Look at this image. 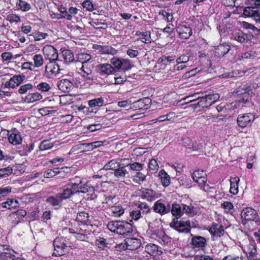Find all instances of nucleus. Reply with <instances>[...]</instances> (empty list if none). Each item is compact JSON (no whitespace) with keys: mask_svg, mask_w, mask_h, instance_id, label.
<instances>
[{"mask_svg":"<svg viewBox=\"0 0 260 260\" xmlns=\"http://www.w3.org/2000/svg\"><path fill=\"white\" fill-rule=\"evenodd\" d=\"M111 232L124 236H128L133 232L132 225L125 221H112L107 225Z\"/></svg>","mask_w":260,"mask_h":260,"instance_id":"obj_1","label":"nucleus"},{"mask_svg":"<svg viewBox=\"0 0 260 260\" xmlns=\"http://www.w3.org/2000/svg\"><path fill=\"white\" fill-rule=\"evenodd\" d=\"M200 100L197 103L192 104L191 106L193 108L197 107H202L203 108H208L213 104L219 98V95L218 93H212L207 94L206 93H200Z\"/></svg>","mask_w":260,"mask_h":260,"instance_id":"obj_2","label":"nucleus"},{"mask_svg":"<svg viewBox=\"0 0 260 260\" xmlns=\"http://www.w3.org/2000/svg\"><path fill=\"white\" fill-rule=\"evenodd\" d=\"M54 251L52 254L54 256H60L67 252V241L62 237H56L53 241Z\"/></svg>","mask_w":260,"mask_h":260,"instance_id":"obj_3","label":"nucleus"},{"mask_svg":"<svg viewBox=\"0 0 260 260\" xmlns=\"http://www.w3.org/2000/svg\"><path fill=\"white\" fill-rule=\"evenodd\" d=\"M170 226L174 228L179 233H188L190 232L191 230L190 222L189 220H175L174 219L171 223Z\"/></svg>","mask_w":260,"mask_h":260,"instance_id":"obj_4","label":"nucleus"},{"mask_svg":"<svg viewBox=\"0 0 260 260\" xmlns=\"http://www.w3.org/2000/svg\"><path fill=\"white\" fill-rule=\"evenodd\" d=\"M77 185L75 183L68 184L61 188V192L58 193L62 200L72 197L74 194L78 193Z\"/></svg>","mask_w":260,"mask_h":260,"instance_id":"obj_5","label":"nucleus"},{"mask_svg":"<svg viewBox=\"0 0 260 260\" xmlns=\"http://www.w3.org/2000/svg\"><path fill=\"white\" fill-rule=\"evenodd\" d=\"M254 2V7H247L243 8L242 7L239 8L240 12H243L244 16H259L258 14L257 8H260V0H250Z\"/></svg>","mask_w":260,"mask_h":260,"instance_id":"obj_6","label":"nucleus"},{"mask_svg":"<svg viewBox=\"0 0 260 260\" xmlns=\"http://www.w3.org/2000/svg\"><path fill=\"white\" fill-rule=\"evenodd\" d=\"M255 119L254 115L251 113H245L238 116L237 122L239 126L244 128L249 125H251Z\"/></svg>","mask_w":260,"mask_h":260,"instance_id":"obj_7","label":"nucleus"},{"mask_svg":"<svg viewBox=\"0 0 260 260\" xmlns=\"http://www.w3.org/2000/svg\"><path fill=\"white\" fill-rule=\"evenodd\" d=\"M92 48L97 53L101 54H111L113 55L116 54L117 52L116 49L108 45L93 44Z\"/></svg>","mask_w":260,"mask_h":260,"instance_id":"obj_8","label":"nucleus"},{"mask_svg":"<svg viewBox=\"0 0 260 260\" xmlns=\"http://www.w3.org/2000/svg\"><path fill=\"white\" fill-rule=\"evenodd\" d=\"M151 103V100L149 98H144L132 103L130 108L135 110L148 109Z\"/></svg>","mask_w":260,"mask_h":260,"instance_id":"obj_9","label":"nucleus"},{"mask_svg":"<svg viewBox=\"0 0 260 260\" xmlns=\"http://www.w3.org/2000/svg\"><path fill=\"white\" fill-rule=\"evenodd\" d=\"M77 179L79 180L77 181L75 183L77 185V190H78V193L81 192L83 193H88L91 194L94 191V188L88 184V183L83 184L82 180L78 177L76 178Z\"/></svg>","mask_w":260,"mask_h":260,"instance_id":"obj_10","label":"nucleus"},{"mask_svg":"<svg viewBox=\"0 0 260 260\" xmlns=\"http://www.w3.org/2000/svg\"><path fill=\"white\" fill-rule=\"evenodd\" d=\"M43 52L46 58L50 61H56L58 59L57 50L50 45L46 46L43 49Z\"/></svg>","mask_w":260,"mask_h":260,"instance_id":"obj_11","label":"nucleus"},{"mask_svg":"<svg viewBox=\"0 0 260 260\" xmlns=\"http://www.w3.org/2000/svg\"><path fill=\"white\" fill-rule=\"evenodd\" d=\"M241 215L242 218L246 220H255L256 222L258 219L256 211L251 208H246L243 209Z\"/></svg>","mask_w":260,"mask_h":260,"instance_id":"obj_12","label":"nucleus"},{"mask_svg":"<svg viewBox=\"0 0 260 260\" xmlns=\"http://www.w3.org/2000/svg\"><path fill=\"white\" fill-rule=\"evenodd\" d=\"M25 76L19 75H14L5 84V88H15L18 86L23 81Z\"/></svg>","mask_w":260,"mask_h":260,"instance_id":"obj_13","label":"nucleus"},{"mask_svg":"<svg viewBox=\"0 0 260 260\" xmlns=\"http://www.w3.org/2000/svg\"><path fill=\"white\" fill-rule=\"evenodd\" d=\"M231 49V46L228 44H222L215 47L214 49V56L217 58L222 57Z\"/></svg>","mask_w":260,"mask_h":260,"instance_id":"obj_14","label":"nucleus"},{"mask_svg":"<svg viewBox=\"0 0 260 260\" xmlns=\"http://www.w3.org/2000/svg\"><path fill=\"white\" fill-rule=\"evenodd\" d=\"M60 70L59 65L56 63V61H50L46 66L45 74L47 77L58 74Z\"/></svg>","mask_w":260,"mask_h":260,"instance_id":"obj_15","label":"nucleus"},{"mask_svg":"<svg viewBox=\"0 0 260 260\" xmlns=\"http://www.w3.org/2000/svg\"><path fill=\"white\" fill-rule=\"evenodd\" d=\"M97 72L101 76L109 75L113 74L114 68L109 63H101L96 66Z\"/></svg>","mask_w":260,"mask_h":260,"instance_id":"obj_16","label":"nucleus"},{"mask_svg":"<svg viewBox=\"0 0 260 260\" xmlns=\"http://www.w3.org/2000/svg\"><path fill=\"white\" fill-rule=\"evenodd\" d=\"M3 249L2 251H0V259L2 260H15V256L14 253L15 252L11 249L7 245L2 244Z\"/></svg>","mask_w":260,"mask_h":260,"instance_id":"obj_17","label":"nucleus"},{"mask_svg":"<svg viewBox=\"0 0 260 260\" xmlns=\"http://www.w3.org/2000/svg\"><path fill=\"white\" fill-rule=\"evenodd\" d=\"M126 249L134 250L139 248L141 245V240L135 238H126L125 240Z\"/></svg>","mask_w":260,"mask_h":260,"instance_id":"obj_18","label":"nucleus"},{"mask_svg":"<svg viewBox=\"0 0 260 260\" xmlns=\"http://www.w3.org/2000/svg\"><path fill=\"white\" fill-rule=\"evenodd\" d=\"M153 210L160 215L166 214L170 212V206H166L160 200L156 201L153 207Z\"/></svg>","mask_w":260,"mask_h":260,"instance_id":"obj_19","label":"nucleus"},{"mask_svg":"<svg viewBox=\"0 0 260 260\" xmlns=\"http://www.w3.org/2000/svg\"><path fill=\"white\" fill-rule=\"evenodd\" d=\"M253 36L250 34H246L244 32L239 30L234 35V40L241 43H245L250 41Z\"/></svg>","mask_w":260,"mask_h":260,"instance_id":"obj_20","label":"nucleus"},{"mask_svg":"<svg viewBox=\"0 0 260 260\" xmlns=\"http://www.w3.org/2000/svg\"><path fill=\"white\" fill-rule=\"evenodd\" d=\"M192 177L193 181L199 185L206 183L207 181V175L203 170L195 171L192 174Z\"/></svg>","mask_w":260,"mask_h":260,"instance_id":"obj_21","label":"nucleus"},{"mask_svg":"<svg viewBox=\"0 0 260 260\" xmlns=\"http://www.w3.org/2000/svg\"><path fill=\"white\" fill-rule=\"evenodd\" d=\"M57 86L59 90L64 92H70L74 87L73 83L67 79H62L59 80Z\"/></svg>","mask_w":260,"mask_h":260,"instance_id":"obj_22","label":"nucleus"},{"mask_svg":"<svg viewBox=\"0 0 260 260\" xmlns=\"http://www.w3.org/2000/svg\"><path fill=\"white\" fill-rule=\"evenodd\" d=\"M176 30L179 36L184 39H188L192 35L191 29L183 24H179L176 28Z\"/></svg>","mask_w":260,"mask_h":260,"instance_id":"obj_23","label":"nucleus"},{"mask_svg":"<svg viewBox=\"0 0 260 260\" xmlns=\"http://www.w3.org/2000/svg\"><path fill=\"white\" fill-rule=\"evenodd\" d=\"M15 131L16 129H14L13 132ZM2 132L8 136L9 141L11 144L16 145L21 143L22 139L19 134L13 132L9 135V132L7 130H3Z\"/></svg>","mask_w":260,"mask_h":260,"instance_id":"obj_24","label":"nucleus"},{"mask_svg":"<svg viewBox=\"0 0 260 260\" xmlns=\"http://www.w3.org/2000/svg\"><path fill=\"white\" fill-rule=\"evenodd\" d=\"M206 239L200 236H193L191 239V243L194 247L203 248L206 244Z\"/></svg>","mask_w":260,"mask_h":260,"instance_id":"obj_25","label":"nucleus"},{"mask_svg":"<svg viewBox=\"0 0 260 260\" xmlns=\"http://www.w3.org/2000/svg\"><path fill=\"white\" fill-rule=\"evenodd\" d=\"M145 251L150 255L155 256L160 255L162 251L159 249L157 245L154 244H149L145 246Z\"/></svg>","mask_w":260,"mask_h":260,"instance_id":"obj_26","label":"nucleus"},{"mask_svg":"<svg viewBox=\"0 0 260 260\" xmlns=\"http://www.w3.org/2000/svg\"><path fill=\"white\" fill-rule=\"evenodd\" d=\"M209 232L214 236L220 237L223 235L224 229L221 224H213L210 228Z\"/></svg>","mask_w":260,"mask_h":260,"instance_id":"obj_27","label":"nucleus"},{"mask_svg":"<svg viewBox=\"0 0 260 260\" xmlns=\"http://www.w3.org/2000/svg\"><path fill=\"white\" fill-rule=\"evenodd\" d=\"M62 200L60 197L58 193H57L55 196H52L48 197L46 202L53 206H58L60 207L62 206Z\"/></svg>","mask_w":260,"mask_h":260,"instance_id":"obj_28","label":"nucleus"},{"mask_svg":"<svg viewBox=\"0 0 260 260\" xmlns=\"http://www.w3.org/2000/svg\"><path fill=\"white\" fill-rule=\"evenodd\" d=\"M19 207V203L17 200L14 199H8L6 202L0 204V208H7L9 210L16 209Z\"/></svg>","mask_w":260,"mask_h":260,"instance_id":"obj_29","label":"nucleus"},{"mask_svg":"<svg viewBox=\"0 0 260 260\" xmlns=\"http://www.w3.org/2000/svg\"><path fill=\"white\" fill-rule=\"evenodd\" d=\"M111 63L116 69H121L122 70H128L131 69V67H126L125 65L127 64L125 60L121 61L120 59L116 58H112L111 59Z\"/></svg>","mask_w":260,"mask_h":260,"instance_id":"obj_30","label":"nucleus"},{"mask_svg":"<svg viewBox=\"0 0 260 260\" xmlns=\"http://www.w3.org/2000/svg\"><path fill=\"white\" fill-rule=\"evenodd\" d=\"M76 58L77 59L75 61L80 62L82 64L92 62V56L88 53L83 52L78 53L76 55Z\"/></svg>","mask_w":260,"mask_h":260,"instance_id":"obj_31","label":"nucleus"},{"mask_svg":"<svg viewBox=\"0 0 260 260\" xmlns=\"http://www.w3.org/2000/svg\"><path fill=\"white\" fill-rule=\"evenodd\" d=\"M125 167L126 166H122L121 164H119V166L113 172L114 175L118 179L124 178L128 174Z\"/></svg>","mask_w":260,"mask_h":260,"instance_id":"obj_32","label":"nucleus"},{"mask_svg":"<svg viewBox=\"0 0 260 260\" xmlns=\"http://www.w3.org/2000/svg\"><path fill=\"white\" fill-rule=\"evenodd\" d=\"M42 99V95L38 92L29 93L25 97L24 101L26 103H32L38 101Z\"/></svg>","mask_w":260,"mask_h":260,"instance_id":"obj_33","label":"nucleus"},{"mask_svg":"<svg viewBox=\"0 0 260 260\" xmlns=\"http://www.w3.org/2000/svg\"><path fill=\"white\" fill-rule=\"evenodd\" d=\"M141 197L148 201H152L155 199L156 192L152 189H145L142 191Z\"/></svg>","mask_w":260,"mask_h":260,"instance_id":"obj_34","label":"nucleus"},{"mask_svg":"<svg viewBox=\"0 0 260 260\" xmlns=\"http://www.w3.org/2000/svg\"><path fill=\"white\" fill-rule=\"evenodd\" d=\"M158 177L160 179L164 186L166 187L169 185L170 184V177L164 170L159 172Z\"/></svg>","mask_w":260,"mask_h":260,"instance_id":"obj_35","label":"nucleus"},{"mask_svg":"<svg viewBox=\"0 0 260 260\" xmlns=\"http://www.w3.org/2000/svg\"><path fill=\"white\" fill-rule=\"evenodd\" d=\"M173 216L176 217L178 219L179 217L181 216L183 214V211L181 207L179 204L174 203L172 204L170 210Z\"/></svg>","mask_w":260,"mask_h":260,"instance_id":"obj_36","label":"nucleus"},{"mask_svg":"<svg viewBox=\"0 0 260 260\" xmlns=\"http://www.w3.org/2000/svg\"><path fill=\"white\" fill-rule=\"evenodd\" d=\"M104 103V100L102 98L94 99L89 100L88 102L89 107L94 108L95 110H98L99 107H102Z\"/></svg>","mask_w":260,"mask_h":260,"instance_id":"obj_37","label":"nucleus"},{"mask_svg":"<svg viewBox=\"0 0 260 260\" xmlns=\"http://www.w3.org/2000/svg\"><path fill=\"white\" fill-rule=\"evenodd\" d=\"M89 215L85 211L81 212L77 214L76 220L82 224H87L89 220Z\"/></svg>","mask_w":260,"mask_h":260,"instance_id":"obj_38","label":"nucleus"},{"mask_svg":"<svg viewBox=\"0 0 260 260\" xmlns=\"http://www.w3.org/2000/svg\"><path fill=\"white\" fill-rule=\"evenodd\" d=\"M182 142L185 147H187L189 149H191L193 151L197 150L199 148V146L197 147L193 144L192 140L189 137L183 138Z\"/></svg>","mask_w":260,"mask_h":260,"instance_id":"obj_39","label":"nucleus"},{"mask_svg":"<svg viewBox=\"0 0 260 260\" xmlns=\"http://www.w3.org/2000/svg\"><path fill=\"white\" fill-rule=\"evenodd\" d=\"M243 91H240V90H238L236 91V92L239 94V95H243V97H242V98H240L239 100V102L240 103H246L248 102H249V93H247L248 91H249V90H247V88H243L242 89Z\"/></svg>","mask_w":260,"mask_h":260,"instance_id":"obj_40","label":"nucleus"},{"mask_svg":"<svg viewBox=\"0 0 260 260\" xmlns=\"http://www.w3.org/2000/svg\"><path fill=\"white\" fill-rule=\"evenodd\" d=\"M112 215L114 217H120L124 213V209L119 206H113L111 209Z\"/></svg>","mask_w":260,"mask_h":260,"instance_id":"obj_41","label":"nucleus"},{"mask_svg":"<svg viewBox=\"0 0 260 260\" xmlns=\"http://www.w3.org/2000/svg\"><path fill=\"white\" fill-rule=\"evenodd\" d=\"M233 180H231L230 192L234 194H236L238 192V183L240 180L238 178H234Z\"/></svg>","mask_w":260,"mask_h":260,"instance_id":"obj_42","label":"nucleus"},{"mask_svg":"<svg viewBox=\"0 0 260 260\" xmlns=\"http://www.w3.org/2000/svg\"><path fill=\"white\" fill-rule=\"evenodd\" d=\"M118 202V198L115 195H110L105 197L104 203L109 206H113Z\"/></svg>","mask_w":260,"mask_h":260,"instance_id":"obj_43","label":"nucleus"},{"mask_svg":"<svg viewBox=\"0 0 260 260\" xmlns=\"http://www.w3.org/2000/svg\"><path fill=\"white\" fill-rule=\"evenodd\" d=\"M256 57V53L254 51H249L245 53L241 54L240 60L246 61L247 60L252 59Z\"/></svg>","mask_w":260,"mask_h":260,"instance_id":"obj_44","label":"nucleus"},{"mask_svg":"<svg viewBox=\"0 0 260 260\" xmlns=\"http://www.w3.org/2000/svg\"><path fill=\"white\" fill-rule=\"evenodd\" d=\"M33 60L34 62V66L35 68H39L42 66L43 64L44 59L41 54H36L33 57Z\"/></svg>","mask_w":260,"mask_h":260,"instance_id":"obj_45","label":"nucleus"},{"mask_svg":"<svg viewBox=\"0 0 260 260\" xmlns=\"http://www.w3.org/2000/svg\"><path fill=\"white\" fill-rule=\"evenodd\" d=\"M13 172V169L10 167L0 169V179L5 178L10 175Z\"/></svg>","mask_w":260,"mask_h":260,"instance_id":"obj_46","label":"nucleus"},{"mask_svg":"<svg viewBox=\"0 0 260 260\" xmlns=\"http://www.w3.org/2000/svg\"><path fill=\"white\" fill-rule=\"evenodd\" d=\"M64 61L67 63H70L75 59L73 53L70 50H66L63 53Z\"/></svg>","mask_w":260,"mask_h":260,"instance_id":"obj_47","label":"nucleus"},{"mask_svg":"<svg viewBox=\"0 0 260 260\" xmlns=\"http://www.w3.org/2000/svg\"><path fill=\"white\" fill-rule=\"evenodd\" d=\"M126 167H129V170L137 171L138 172L141 171L143 169L142 164L138 162H135L133 163H129L127 164Z\"/></svg>","mask_w":260,"mask_h":260,"instance_id":"obj_48","label":"nucleus"},{"mask_svg":"<svg viewBox=\"0 0 260 260\" xmlns=\"http://www.w3.org/2000/svg\"><path fill=\"white\" fill-rule=\"evenodd\" d=\"M118 166L119 164L115 160L113 159L105 164L103 167V169L106 170H112L114 171Z\"/></svg>","mask_w":260,"mask_h":260,"instance_id":"obj_49","label":"nucleus"},{"mask_svg":"<svg viewBox=\"0 0 260 260\" xmlns=\"http://www.w3.org/2000/svg\"><path fill=\"white\" fill-rule=\"evenodd\" d=\"M53 147V144L51 143L49 140H45L43 141L39 146L41 150H45L51 149Z\"/></svg>","mask_w":260,"mask_h":260,"instance_id":"obj_50","label":"nucleus"},{"mask_svg":"<svg viewBox=\"0 0 260 260\" xmlns=\"http://www.w3.org/2000/svg\"><path fill=\"white\" fill-rule=\"evenodd\" d=\"M150 34L149 31L143 32L141 37L140 38V40L143 43L146 44L150 43L151 42Z\"/></svg>","mask_w":260,"mask_h":260,"instance_id":"obj_51","label":"nucleus"},{"mask_svg":"<svg viewBox=\"0 0 260 260\" xmlns=\"http://www.w3.org/2000/svg\"><path fill=\"white\" fill-rule=\"evenodd\" d=\"M200 94V92H197L186 96L184 100L186 101L185 103H190L199 100Z\"/></svg>","mask_w":260,"mask_h":260,"instance_id":"obj_52","label":"nucleus"},{"mask_svg":"<svg viewBox=\"0 0 260 260\" xmlns=\"http://www.w3.org/2000/svg\"><path fill=\"white\" fill-rule=\"evenodd\" d=\"M138 207L140 209L139 210L141 211V212L143 214H146L150 211V208L149 206L143 203H141L139 204Z\"/></svg>","mask_w":260,"mask_h":260,"instance_id":"obj_53","label":"nucleus"},{"mask_svg":"<svg viewBox=\"0 0 260 260\" xmlns=\"http://www.w3.org/2000/svg\"><path fill=\"white\" fill-rule=\"evenodd\" d=\"M37 89L43 92H47L51 89V87L47 83L42 82L37 85Z\"/></svg>","mask_w":260,"mask_h":260,"instance_id":"obj_54","label":"nucleus"},{"mask_svg":"<svg viewBox=\"0 0 260 260\" xmlns=\"http://www.w3.org/2000/svg\"><path fill=\"white\" fill-rule=\"evenodd\" d=\"M33 88V86L30 83H28L23 85H22L18 89V92L21 94H24L26 92Z\"/></svg>","mask_w":260,"mask_h":260,"instance_id":"obj_55","label":"nucleus"},{"mask_svg":"<svg viewBox=\"0 0 260 260\" xmlns=\"http://www.w3.org/2000/svg\"><path fill=\"white\" fill-rule=\"evenodd\" d=\"M31 36H33L35 41H39L41 40L44 39L47 36H48V35L46 33L36 32L33 33L31 35Z\"/></svg>","mask_w":260,"mask_h":260,"instance_id":"obj_56","label":"nucleus"},{"mask_svg":"<svg viewBox=\"0 0 260 260\" xmlns=\"http://www.w3.org/2000/svg\"><path fill=\"white\" fill-rule=\"evenodd\" d=\"M56 169V175H60V177H64L69 173V168L67 167Z\"/></svg>","mask_w":260,"mask_h":260,"instance_id":"obj_57","label":"nucleus"},{"mask_svg":"<svg viewBox=\"0 0 260 260\" xmlns=\"http://www.w3.org/2000/svg\"><path fill=\"white\" fill-rule=\"evenodd\" d=\"M57 169H48L44 172V176L45 178H49L56 175Z\"/></svg>","mask_w":260,"mask_h":260,"instance_id":"obj_58","label":"nucleus"},{"mask_svg":"<svg viewBox=\"0 0 260 260\" xmlns=\"http://www.w3.org/2000/svg\"><path fill=\"white\" fill-rule=\"evenodd\" d=\"M148 167L150 170L155 171L158 169V165L156 159H152L149 161Z\"/></svg>","mask_w":260,"mask_h":260,"instance_id":"obj_59","label":"nucleus"},{"mask_svg":"<svg viewBox=\"0 0 260 260\" xmlns=\"http://www.w3.org/2000/svg\"><path fill=\"white\" fill-rule=\"evenodd\" d=\"M19 6L20 9L23 11H27L30 9V5L22 1H19Z\"/></svg>","mask_w":260,"mask_h":260,"instance_id":"obj_60","label":"nucleus"},{"mask_svg":"<svg viewBox=\"0 0 260 260\" xmlns=\"http://www.w3.org/2000/svg\"><path fill=\"white\" fill-rule=\"evenodd\" d=\"M12 192V188L10 187H0V195L2 197H6Z\"/></svg>","mask_w":260,"mask_h":260,"instance_id":"obj_61","label":"nucleus"},{"mask_svg":"<svg viewBox=\"0 0 260 260\" xmlns=\"http://www.w3.org/2000/svg\"><path fill=\"white\" fill-rule=\"evenodd\" d=\"M189 60V56L187 55H182L180 57H179L177 60L176 62L177 63H187Z\"/></svg>","mask_w":260,"mask_h":260,"instance_id":"obj_62","label":"nucleus"},{"mask_svg":"<svg viewBox=\"0 0 260 260\" xmlns=\"http://www.w3.org/2000/svg\"><path fill=\"white\" fill-rule=\"evenodd\" d=\"M82 6L89 11H91L93 9L92 3L89 0L84 1L82 3Z\"/></svg>","mask_w":260,"mask_h":260,"instance_id":"obj_63","label":"nucleus"},{"mask_svg":"<svg viewBox=\"0 0 260 260\" xmlns=\"http://www.w3.org/2000/svg\"><path fill=\"white\" fill-rule=\"evenodd\" d=\"M130 215L132 217V218L133 219L137 220L141 216V211L139 210H136V211H133L132 212H131Z\"/></svg>","mask_w":260,"mask_h":260,"instance_id":"obj_64","label":"nucleus"}]
</instances>
